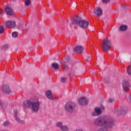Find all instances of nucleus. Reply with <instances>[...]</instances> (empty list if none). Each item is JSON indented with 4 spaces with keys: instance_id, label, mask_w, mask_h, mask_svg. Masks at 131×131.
<instances>
[{
    "instance_id": "nucleus-1",
    "label": "nucleus",
    "mask_w": 131,
    "mask_h": 131,
    "mask_svg": "<svg viewBox=\"0 0 131 131\" xmlns=\"http://www.w3.org/2000/svg\"><path fill=\"white\" fill-rule=\"evenodd\" d=\"M116 123L115 119L110 116L99 117L94 120L96 126H101L96 131H108V128H112Z\"/></svg>"
},
{
    "instance_id": "nucleus-2",
    "label": "nucleus",
    "mask_w": 131,
    "mask_h": 131,
    "mask_svg": "<svg viewBox=\"0 0 131 131\" xmlns=\"http://www.w3.org/2000/svg\"><path fill=\"white\" fill-rule=\"evenodd\" d=\"M72 24L74 25H77V24L83 28V29H86V28L89 26V21L86 20H81V17L80 16H76L73 20L72 21Z\"/></svg>"
},
{
    "instance_id": "nucleus-3",
    "label": "nucleus",
    "mask_w": 131,
    "mask_h": 131,
    "mask_svg": "<svg viewBox=\"0 0 131 131\" xmlns=\"http://www.w3.org/2000/svg\"><path fill=\"white\" fill-rule=\"evenodd\" d=\"M75 107H76V104L73 102H68L64 105V110L67 112L69 113H73L75 110Z\"/></svg>"
},
{
    "instance_id": "nucleus-4",
    "label": "nucleus",
    "mask_w": 131,
    "mask_h": 131,
    "mask_svg": "<svg viewBox=\"0 0 131 131\" xmlns=\"http://www.w3.org/2000/svg\"><path fill=\"white\" fill-rule=\"evenodd\" d=\"M111 48V41L108 39V38H105L103 40L102 44V50L104 52H109Z\"/></svg>"
},
{
    "instance_id": "nucleus-5",
    "label": "nucleus",
    "mask_w": 131,
    "mask_h": 131,
    "mask_svg": "<svg viewBox=\"0 0 131 131\" xmlns=\"http://www.w3.org/2000/svg\"><path fill=\"white\" fill-rule=\"evenodd\" d=\"M127 111V108L122 106H120V107L116 108L113 111V112L116 115H120V114H126Z\"/></svg>"
},
{
    "instance_id": "nucleus-6",
    "label": "nucleus",
    "mask_w": 131,
    "mask_h": 131,
    "mask_svg": "<svg viewBox=\"0 0 131 131\" xmlns=\"http://www.w3.org/2000/svg\"><path fill=\"white\" fill-rule=\"evenodd\" d=\"M39 105H40V102H33L31 108L33 112H38L39 110Z\"/></svg>"
},
{
    "instance_id": "nucleus-7",
    "label": "nucleus",
    "mask_w": 131,
    "mask_h": 131,
    "mask_svg": "<svg viewBox=\"0 0 131 131\" xmlns=\"http://www.w3.org/2000/svg\"><path fill=\"white\" fill-rule=\"evenodd\" d=\"M1 90L3 93L7 94V95H10V94L12 93L9 85L6 84L3 85L1 88Z\"/></svg>"
},
{
    "instance_id": "nucleus-8",
    "label": "nucleus",
    "mask_w": 131,
    "mask_h": 131,
    "mask_svg": "<svg viewBox=\"0 0 131 131\" xmlns=\"http://www.w3.org/2000/svg\"><path fill=\"white\" fill-rule=\"evenodd\" d=\"M78 103L81 106H86L89 104V100L85 97L79 99Z\"/></svg>"
},
{
    "instance_id": "nucleus-9",
    "label": "nucleus",
    "mask_w": 131,
    "mask_h": 131,
    "mask_svg": "<svg viewBox=\"0 0 131 131\" xmlns=\"http://www.w3.org/2000/svg\"><path fill=\"white\" fill-rule=\"evenodd\" d=\"M102 109H101L99 107H96L95 108L94 111L92 112V116H94V117L100 116V115H101V114H102Z\"/></svg>"
},
{
    "instance_id": "nucleus-10",
    "label": "nucleus",
    "mask_w": 131,
    "mask_h": 131,
    "mask_svg": "<svg viewBox=\"0 0 131 131\" xmlns=\"http://www.w3.org/2000/svg\"><path fill=\"white\" fill-rule=\"evenodd\" d=\"M123 89L124 92H127L129 89H130V84H129V82L127 80H125L122 84Z\"/></svg>"
},
{
    "instance_id": "nucleus-11",
    "label": "nucleus",
    "mask_w": 131,
    "mask_h": 131,
    "mask_svg": "<svg viewBox=\"0 0 131 131\" xmlns=\"http://www.w3.org/2000/svg\"><path fill=\"white\" fill-rule=\"evenodd\" d=\"M33 102V101L31 100L25 101L23 103L24 108H25V109H29L30 108H31Z\"/></svg>"
},
{
    "instance_id": "nucleus-12",
    "label": "nucleus",
    "mask_w": 131,
    "mask_h": 131,
    "mask_svg": "<svg viewBox=\"0 0 131 131\" xmlns=\"http://www.w3.org/2000/svg\"><path fill=\"white\" fill-rule=\"evenodd\" d=\"M94 14L97 16V17H101L103 14V10L100 7H98L94 9Z\"/></svg>"
},
{
    "instance_id": "nucleus-13",
    "label": "nucleus",
    "mask_w": 131,
    "mask_h": 131,
    "mask_svg": "<svg viewBox=\"0 0 131 131\" xmlns=\"http://www.w3.org/2000/svg\"><path fill=\"white\" fill-rule=\"evenodd\" d=\"M6 25L8 28H15L16 22L14 21H8L6 22Z\"/></svg>"
},
{
    "instance_id": "nucleus-14",
    "label": "nucleus",
    "mask_w": 131,
    "mask_h": 131,
    "mask_svg": "<svg viewBox=\"0 0 131 131\" xmlns=\"http://www.w3.org/2000/svg\"><path fill=\"white\" fill-rule=\"evenodd\" d=\"M5 12L7 15H9V16H12V15L14 14V11H13V9H12L10 7H7L5 9Z\"/></svg>"
},
{
    "instance_id": "nucleus-15",
    "label": "nucleus",
    "mask_w": 131,
    "mask_h": 131,
    "mask_svg": "<svg viewBox=\"0 0 131 131\" xmlns=\"http://www.w3.org/2000/svg\"><path fill=\"white\" fill-rule=\"evenodd\" d=\"M74 52L77 54H82V52H83V48L82 46H77L74 49Z\"/></svg>"
},
{
    "instance_id": "nucleus-16",
    "label": "nucleus",
    "mask_w": 131,
    "mask_h": 131,
    "mask_svg": "<svg viewBox=\"0 0 131 131\" xmlns=\"http://www.w3.org/2000/svg\"><path fill=\"white\" fill-rule=\"evenodd\" d=\"M46 96L49 100H54V98H53L52 91H51L50 90L46 91Z\"/></svg>"
},
{
    "instance_id": "nucleus-17",
    "label": "nucleus",
    "mask_w": 131,
    "mask_h": 131,
    "mask_svg": "<svg viewBox=\"0 0 131 131\" xmlns=\"http://www.w3.org/2000/svg\"><path fill=\"white\" fill-rule=\"evenodd\" d=\"M51 67H52L53 69H55V70H58L60 66H59V64H58L57 63L54 62L52 64Z\"/></svg>"
},
{
    "instance_id": "nucleus-18",
    "label": "nucleus",
    "mask_w": 131,
    "mask_h": 131,
    "mask_svg": "<svg viewBox=\"0 0 131 131\" xmlns=\"http://www.w3.org/2000/svg\"><path fill=\"white\" fill-rule=\"evenodd\" d=\"M16 121L18 122V123H20V124H24L25 123V121L21 120L19 117H16V118H14Z\"/></svg>"
},
{
    "instance_id": "nucleus-19",
    "label": "nucleus",
    "mask_w": 131,
    "mask_h": 131,
    "mask_svg": "<svg viewBox=\"0 0 131 131\" xmlns=\"http://www.w3.org/2000/svg\"><path fill=\"white\" fill-rule=\"evenodd\" d=\"M119 29L121 31H125L127 30V26L125 25H121L120 26Z\"/></svg>"
},
{
    "instance_id": "nucleus-20",
    "label": "nucleus",
    "mask_w": 131,
    "mask_h": 131,
    "mask_svg": "<svg viewBox=\"0 0 131 131\" xmlns=\"http://www.w3.org/2000/svg\"><path fill=\"white\" fill-rule=\"evenodd\" d=\"M60 64H61L62 66V68L64 69V70H67L68 69V66L66 64V62L65 61H60Z\"/></svg>"
},
{
    "instance_id": "nucleus-21",
    "label": "nucleus",
    "mask_w": 131,
    "mask_h": 131,
    "mask_svg": "<svg viewBox=\"0 0 131 131\" xmlns=\"http://www.w3.org/2000/svg\"><path fill=\"white\" fill-rule=\"evenodd\" d=\"M60 130L62 131H68L69 130V128L67 126H63L60 127Z\"/></svg>"
},
{
    "instance_id": "nucleus-22",
    "label": "nucleus",
    "mask_w": 131,
    "mask_h": 131,
    "mask_svg": "<svg viewBox=\"0 0 131 131\" xmlns=\"http://www.w3.org/2000/svg\"><path fill=\"white\" fill-rule=\"evenodd\" d=\"M10 126V122L8 121H6L5 122H4L3 123V126L5 127H8V126Z\"/></svg>"
},
{
    "instance_id": "nucleus-23",
    "label": "nucleus",
    "mask_w": 131,
    "mask_h": 131,
    "mask_svg": "<svg viewBox=\"0 0 131 131\" xmlns=\"http://www.w3.org/2000/svg\"><path fill=\"white\" fill-rule=\"evenodd\" d=\"M56 126L57 127H59L60 129V128L63 126V123H62V122H58L56 123Z\"/></svg>"
},
{
    "instance_id": "nucleus-24",
    "label": "nucleus",
    "mask_w": 131,
    "mask_h": 131,
    "mask_svg": "<svg viewBox=\"0 0 131 131\" xmlns=\"http://www.w3.org/2000/svg\"><path fill=\"white\" fill-rule=\"evenodd\" d=\"M13 112L14 118L18 117V111H17V110H14Z\"/></svg>"
},
{
    "instance_id": "nucleus-25",
    "label": "nucleus",
    "mask_w": 131,
    "mask_h": 131,
    "mask_svg": "<svg viewBox=\"0 0 131 131\" xmlns=\"http://www.w3.org/2000/svg\"><path fill=\"white\" fill-rule=\"evenodd\" d=\"M4 31H5L4 26L0 25V34H2V33H4Z\"/></svg>"
},
{
    "instance_id": "nucleus-26",
    "label": "nucleus",
    "mask_w": 131,
    "mask_h": 131,
    "mask_svg": "<svg viewBox=\"0 0 131 131\" xmlns=\"http://www.w3.org/2000/svg\"><path fill=\"white\" fill-rule=\"evenodd\" d=\"M127 72L128 74L129 75H131V66H129L127 68Z\"/></svg>"
},
{
    "instance_id": "nucleus-27",
    "label": "nucleus",
    "mask_w": 131,
    "mask_h": 131,
    "mask_svg": "<svg viewBox=\"0 0 131 131\" xmlns=\"http://www.w3.org/2000/svg\"><path fill=\"white\" fill-rule=\"evenodd\" d=\"M31 4V1L30 0H26L25 1V4L26 6H29Z\"/></svg>"
},
{
    "instance_id": "nucleus-28",
    "label": "nucleus",
    "mask_w": 131,
    "mask_h": 131,
    "mask_svg": "<svg viewBox=\"0 0 131 131\" xmlns=\"http://www.w3.org/2000/svg\"><path fill=\"white\" fill-rule=\"evenodd\" d=\"M8 48H9V45H5L2 47V49L5 51L6 50H8Z\"/></svg>"
},
{
    "instance_id": "nucleus-29",
    "label": "nucleus",
    "mask_w": 131,
    "mask_h": 131,
    "mask_svg": "<svg viewBox=\"0 0 131 131\" xmlns=\"http://www.w3.org/2000/svg\"><path fill=\"white\" fill-rule=\"evenodd\" d=\"M27 26V24H25L24 25H21L20 27H19V28H20V29H25Z\"/></svg>"
},
{
    "instance_id": "nucleus-30",
    "label": "nucleus",
    "mask_w": 131,
    "mask_h": 131,
    "mask_svg": "<svg viewBox=\"0 0 131 131\" xmlns=\"http://www.w3.org/2000/svg\"><path fill=\"white\" fill-rule=\"evenodd\" d=\"M103 4H104L105 5L110 3V2L111 1V0H101Z\"/></svg>"
},
{
    "instance_id": "nucleus-31",
    "label": "nucleus",
    "mask_w": 131,
    "mask_h": 131,
    "mask_svg": "<svg viewBox=\"0 0 131 131\" xmlns=\"http://www.w3.org/2000/svg\"><path fill=\"white\" fill-rule=\"evenodd\" d=\"M13 37H17L18 36V33H16V32H14L12 34Z\"/></svg>"
},
{
    "instance_id": "nucleus-32",
    "label": "nucleus",
    "mask_w": 131,
    "mask_h": 131,
    "mask_svg": "<svg viewBox=\"0 0 131 131\" xmlns=\"http://www.w3.org/2000/svg\"><path fill=\"white\" fill-rule=\"evenodd\" d=\"M67 79V78L61 77V82H62V83H64Z\"/></svg>"
},
{
    "instance_id": "nucleus-33",
    "label": "nucleus",
    "mask_w": 131,
    "mask_h": 131,
    "mask_svg": "<svg viewBox=\"0 0 131 131\" xmlns=\"http://www.w3.org/2000/svg\"><path fill=\"white\" fill-rule=\"evenodd\" d=\"M113 102H114V99L113 98H110L108 100V103H113Z\"/></svg>"
},
{
    "instance_id": "nucleus-34",
    "label": "nucleus",
    "mask_w": 131,
    "mask_h": 131,
    "mask_svg": "<svg viewBox=\"0 0 131 131\" xmlns=\"http://www.w3.org/2000/svg\"><path fill=\"white\" fill-rule=\"evenodd\" d=\"M66 61H67V63H71V62L70 58H68L67 57L66 58Z\"/></svg>"
},
{
    "instance_id": "nucleus-35",
    "label": "nucleus",
    "mask_w": 131,
    "mask_h": 131,
    "mask_svg": "<svg viewBox=\"0 0 131 131\" xmlns=\"http://www.w3.org/2000/svg\"><path fill=\"white\" fill-rule=\"evenodd\" d=\"M2 14H3V11L2 10V9H0V17L1 16H2Z\"/></svg>"
},
{
    "instance_id": "nucleus-36",
    "label": "nucleus",
    "mask_w": 131,
    "mask_h": 131,
    "mask_svg": "<svg viewBox=\"0 0 131 131\" xmlns=\"http://www.w3.org/2000/svg\"><path fill=\"white\" fill-rule=\"evenodd\" d=\"M91 57H92V56H91V55H88V59H89L90 60V59H91Z\"/></svg>"
},
{
    "instance_id": "nucleus-37",
    "label": "nucleus",
    "mask_w": 131,
    "mask_h": 131,
    "mask_svg": "<svg viewBox=\"0 0 131 131\" xmlns=\"http://www.w3.org/2000/svg\"><path fill=\"white\" fill-rule=\"evenodd\" d=\"M89 60H90V59H89V58H86V59H85V61H86V62H89Z\"/></svg>"
},
{
    "instance_id": "nucleus-38",
    "label": "nucleus",
    "mask_w": 131,
    "mask_h": 131,
    "mask_svg": "<svg viewBox=\"0 0 131 131\" xmlns=\"http://www.w3.org/2000/svg\"><path fill=\"white\" fill-rule=\"evenodd\" d=\"M94 71H95V72H97L98 70H97V69H95V70H94Z\"/></svg>"
},
{
    "instance_id": "nucleus-39",
    "label": "nucleus",
    "mask_w": 131,
    "mask_h": 131,
    "mask_svg": "<svg viewBox=\"0 0 131 131\" xmlns=\"http://www.w3.org/2000/svg\"><path fill=\"white\" fill-rule=\"evenodd\" d=\"M101 109H102V110H104V109H105V107H104V106L101 107Z\"/></svg>"
},
{
    "instance_id": "nucleus-40",
    "label": "nucleus",
    "mask_w": 131,
    "mask_h": 131,
    "mask_svg": "<svg viewBox=\"0 0 131 131\" xmlns=\"http://www.w3.org/2000/svg\"><path fill=\"white\" fill-rule=\"evenodd\" d=\"M69 76H71V73H70L69 74Z\"/></svg>"
},
{
    "instance_id": "nucleus-41",
    "label": "nucleus",
    "mask_w": 131,
    "mask_h": 131,
    "mask_svg": "<svg viewBox=\"0 0 131 131\" xmlns=\"http://www.w3.org/2000/svg\"><path fill=\"white\" fill-rule=\"evenodd\" d=\"M61 30H63V28H61Z\"/></svg>"
},
{
    "instance_id": "nucleus-42",
    "label": "nucleus",
    "mask_w": 131,
    "mask_h": 131,
    "mask_svg": "<svg viewBox=\"0 0 131 131\" xmlns=\"http://www.w3.org/2000/svg\"><path fill=\"white\" fill-rule=\"evenodd\" d=\"M0 131H6V130H1Z\"/></svg>"
},
{
    "instance_id": "nucleus-43",
    "label": "nucleus",
    "mask_w": 131,
    "mask_h": 131,
    "mask_svg": "<svg viewBox=\"0 0 131 131\" xmlns=\"http://www.w3.org/2000/svg\"><path fill=\"white\" fill-rule=\"evenodd\" d=\"M13 1H16V0H13Z\"/></svg>"
}]
</instances>
